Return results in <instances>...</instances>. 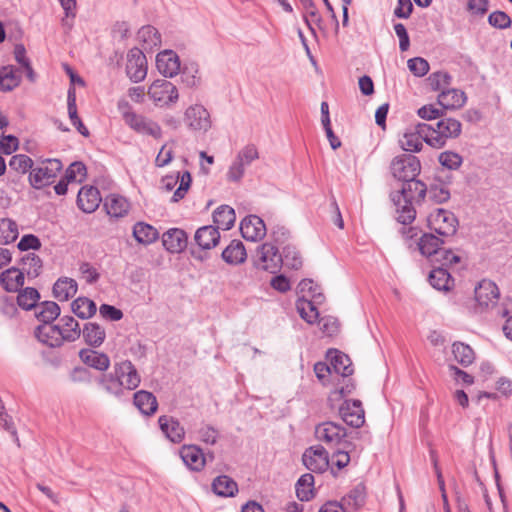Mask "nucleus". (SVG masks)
<instances>
[{"instance_id":"nucleus-1","label":"nucleus","mask_w":512,"mask_h":512,"mask_svg":"<svg viewBox=\"0 0 512 512\" xmlns=\"http://www.w3.org/2000/svg\"><path fill=\"white\" fill-rule=\"evenodd\" d=\"M140 376L129 360H124L114 365L113 373L105 375L101 382L105 389L113 394H119L122 389L133 390L140 384Z\"/></svg>"},{"instance_id":"nucleus-2","label":"nucleus","mask_w":512,"mask_h":512,"mask_svg":"<svg viewBox=\"0 0 512 512\" xmlns=\"http://www.w3.org/2000/svg\"><path fill=\"white\" fill-rule=\"evenodd\" d=\"M426 143L435 149L443 148L448 141L456 139L462 132V124L454 118H442L435 125L428 124Z\"/></svg>"},{"instance_id":"nucleus-3","label":"nucleus","mask_w":512,"mask_h":512,"mask_svg":"<svg viewBox=\"0 0 512 512\" xmlns=\"http://www.w3.org/2000/svg\"><path fill=\"white\" fill-rule=\"evenodd\" d=\"M427 227L442 237L456 233L458 220L455 215L443 208H434L426 217Z\"/></svg>"},{"instance_id":"nucleus-4","label":"nucleus","mask_w":512,"mask_h":512,"mask_svg":"<svg viewBox=\"0 0 512 512\" xmlns=\"http://www.w3.org/2000/svg\"><path fill=\"white\" fill-rule=\"evenodd\" d=\"M147 96L158 107L170 106L178 101L179 93L177 87L166 79L153 81L148 89Z\"/></svg>"},{"instance_id":"nucleus-5","label":"nucleus","mask_w":512,"mask_h":512,"mask_svg":"<svg viewBox=\"0 0 512 512\" xmlns=\"http://www.w3.org/2000/svg\"><path fill=\"white\" fill-rule=\"evenodd\" d=\"M62 169L58 159H47L30 172V182L35 188H42L54 181Z\"/></svg>"},{"instance_id":"nucleus-6","label":"nucleus","mask_w":512,"mask_h":512,"mask_svg":"<svg viewBox=\"0 0 512 512\" xmlns=\"http://www.w3.org/2000/svg\"><path fill=\"white\" fill-rule=\"evenodd\" d=\"M259 158V152L254 144L244 146L235 157L227 172L230 181H239L245 172V167Z\"/></svg>"},{"instance_id":"nucleus-7","label":"nucleus","mask_w":512,"mask_h":512,"mask_svg":"<svg viewBox=\"0 0 512 512\" xmlns=\"http://www.w3.org/2000/svg\"><path fill=\"white\" fill-rule=\"evenodd\" d=\"M390 169L394 178L400 181H411L418 175L420 163L415 156L401 155L392 160Z\"/></svg>"},{"instance_id":"nucleus-8","label":"nucleus","mask_w":512,"mask_h":512,"mask_svg":"<svg viewBox=\"0 0 512 512\" xmlns=\"http://www.w3.org/2000/svg\"><path fill=\"white\" fill-rule=\"evenodd\" d=\"M282 262L278 249L271 243L262 244L256 251L255 264L262 270L274 273L280 269Z\"/></svg>"},{"instance_id":"nucleus-9","label":"nucleus","mask_w":512,"mask_h":512,"mask_svg":"<svg viewBox=\"0 0 512 512\" xmlns=\"http://www.w3.org/2000/svg\"><path fill=\"white\" fill-rule=\"evenodd\" d=\"M427 131L429 126L426 123H418L408 128L399 139L401 148L409 152H419L423 147V141L426 142Z\"/></svg>"},{"instance_id":"nucleus-10","label":"nucleus","mask_w":512,"mask_h":512,"mask_svg":"<svg viewBox=\"0 0 512 512\" xmlns=\"http://www.w3.org/2000/svg\"><path fill=\"white\" fill-rule=\"evenodd\" d=\"M474 293L477 306L482 310L494 307L500 297L497 285L493 281L486 279L478 283Z\"/></svg>"},{"instance_id":"nucleus-11","label":"nucleus","mask_w":512,"mask_h":512,"mask_svg":"<svg viewBox=\"0 0 512 512\" xmlns=\"http://www.w3.org/2000/svg\"><path fill=\"white\" fill-rule=\"evenodd\" d=\"M315 436L320 442L336 446L346 437V429L338 423L326 421L316 426Z\"/></svg>"},{"instance_id":"nucleus-12","label":"nucleus","mask_w":512,"mask_h":512,"mask_svg":"<svg viewBox=\"0 0 512 512\" xmlns=\"http://www.w3.org/2000/svg\"><path fill=\"white\" fill-rule=\"evenodd\" d=\"M126 72L130 80L141 82L147 75V60L144 53L137 49H131L128 53Z\"/></svg>"},{"instance_id":"nucleus-13","label":"nucleus","mask_w":512,"mask_h":512,"mask_svg":"<svg viewBox=\"0 0 512 512\" xmlns=\"http://www.w3.org/2000/svg\"><path fill=\"white\" fill-rule=\"evenodd\" d=\"M187 126L194 131H207L211 127L210 114L202 105H192L184 115Z\"/></svg>"},{"instance_id":"nucleus-14","label":"nucleus","mask_w":512,"mask_h":512,"mask_svg":"<svg viewBox=\"0 0 512 512\" xmlns=\"http://www.w3.org/2000/svg\"><path fill=\"white\" fill-rule=\"evenodd\" d=\"M303 464L307 469L322 473L329 467L327 451L322 446H313L307 449L302 456Z\"/></svg>"},{"instance_id":"nucleus-15","label":"nucleus","mask_w":512,"mask_h":512,"mask_svg":"<svg viewBox=\"0 0 512 512\" xmlns=\"http://www.w3.org/2000/svg\"><path fill=\"white\" fill-rule=\"evenodd\" d=\"M339 413L343 421L352 426L359 428L365 422V413L359 400L345 401L339 408Z\"/></svg>"},{"instance_id":"nucleus-16","label":"nucleus","mask_w":512,"mask_h":512,"mask_svg":"<svg viewBox=\"0 0 512 512\" xmlns=\"http://www.w3.org/2000/svg\"><path fill=\"white\" fill-rule=\"evenodd\" d=\"M243 238L248 241L261 240L266 235V227L263 220L256 216L250 215L245 217L240 225Z\"/></svg>"},{"instance_id":"nucleus-17","label":"nucleus","mask_w":512,"mask_h":512,"mask_svg":"<svg viewBox=\"0 0 512 512\" xmlns=\"http://www.w3.org/2000/svg\"><path fill=\"white\" fill-rule=\"evenodd\" d=\"M126 124L135 132L149 135L156 139L162 135L161 127L156 122L137 113L130 115V119Z\"/></svg>"},{"instance_id":"nucleus-18","label":"nucleus","mask_w":512,"mask_h":512,"mask_svg":"<svg viewBox=\"0 0 512 512\" xmlns=\"http://www.w3.org/2000/svg\"><path fill=\"white\" fill-rule=\"evenodd\" d=\"M102 201L99 190L93 186L82 187L77 195L78 207L85 213L94 212Z\"/></svg>"},{"instance_id":"nucleus-19","label":"nucleus","mask_w":512,"mask_h":512,"mask_svg":"<svg viewBox=\"0 0 512 512\" xmlns=\"http://www.w3.org/2000/svg\"><path fill=\"white\" fill-rule=\"evenodd\" d=\"M327 359L329 360L335 375H340L343 378H347L352 375L354 371L352 362L343 352L336 349H330L327 352Z\"/></svg>"},{"instance_id":"nucleus-20","label":"nucleus","mask_w":512,"mask_h":512,"mask_svg":"<svg viewBox=\"0 0 512 512\" xmlns=\"http://www.w3.org/2000/svg\"><path fill=\"white\" fill-rule=\"evenodd\" d=\"M156 67L165 77H173L180 70V61L176 53L171 50H165L157 55Z\"/></svg>"},{"instance_id":"nucleus-21","label":"nucleus","mask_w":512,"mask_h":512,"mask_svg":"<svg viewBox=\"0 0 512 512\" xmlns=\"http://www.w3.org/2000/svg\"><path fill=\"white\" fill-rule=\"evenodd\" d=\"M466 94L458 89H445L437 97L438 104L443 110H455L464 106Z\"/></svg>"},{"instance_id":"nucleus-22","label":"nucleus","mask_w":512,"mask_h":512,"mask_svg":"<svg viewBox=\"0 0 512 512\" xmlns=\"http://www.w3.org/2000/svg\"><path fill=\"white\" fill-rule=\"evenodd\" d=\"M178 181H180V183L172 196L173 202H178L184 198L191 185V175L186 171L181 175L177 174V176H167L163 179V184L167 190L173 189Z\"/></svg>"},{"instance_id":"nucleus-23","label":"nucleus","mask_w":512,"mask_h":512,"mask_svg":"<svg viewBox=\"0 0 512 512\" xmlns=\"http://www.w3.org/2000/svg\"><path fill=\"white\" fill-rule=\"evenodd\" d=\"M163 246L171 253H180L187 245V235L179 228H171L162 236Z\"/></svg>"},{"instance_id":"nucleus-24","label":"nucleus","mask_w":512,"mask_h":512,"mask_svg":"<svg viewBox=\"0 0 512 512\" xmlns=\"http://www.w3.org/2000/svg\"><path fill=\"white\" fill-rule=\"evenodd\" d=\"M162 432L174 443H180L185 436V430L180 422L167 415L160 416L158 419Z\"/></svg>"},{"instance_id":"nucleus-25","label":"nucleus","mask_w":512,"mask_h":512,"mask_svg":"<svg viewBox=\"0 0 512 512\" xmlns=\"http://www.w3.org/2000/svg\"><path fill=\"white\" fill-rule=\"evenodd\" d=\"M180 456L191 470L200 471L205 465V456L196 445H184L180 449Z\"/></svg>"},{"instance_id":"nucleus-26","label":"nucleus","mask_w":512,"mask_h":512,"mask_svg":"<svg viewBox=\"0 0 512 512\" xmlns=\"http://www.w3.org/2000/svg\"><path fill=\"white\" fill-rule=\"evenodd\" d=\"M56 326L61 344L64 341H75L80 337L81 330L79 323L72 316H64Z\"/></svg>"},{"instance_id":"nucleus-27","label":"nucleus","mask_w":512,"mask_h":512,"mask_svg":"<svg viewBox=\"0 0 512 512\" xmlns=\"http://www.w3.org/2000/svg\"><path fill=\"white\" fill-rule=\"evenodd\" d=\"M79 356L83 363L99 371H106L110 366L109 357L95 350L83 349Z\"/></svg>"},{"instance_id":"nucleus-28","label":"nucleus","mask_w":512,"mask_h":512,"mask_svg":"<svg viewBox=\"0 0 512 512\" xmlns=\"http://www.w3.org/2000/svg\"><path fill=\"white\" fill-rule=\"evenodd\" d=\"M104 207L111 217H124L129 209L130 204L126 198L117 194H111L106 197Z\"/></svg>"},{"instance_id":"nucleus-29","label":"nucleus","mask_w":512,"mask_h":512,"mask_svg":"<svg viewBox=\"0 0 512 512\" xmlns=\"http://www.w3.org/2000/svg\"><path fill=\"white\" fill-rule=\"evenodd\" d=\"M133 401L134 405L144 415L150 416L157 411L158 402L151 392L139 390L134 394Z\"/></svg>"},{"instance_id":"nucleus-30","label":"nucleus","mask_w":512,"mask_h":512,"mask_svg":"<svg viewBox=\"0 0 512 512\" xmlns=\"http://www.w3.org/2000/svg\"><path fill=\"white\" fill-rule=\"evenodd\" d=\"M77 282L69 277L59 278L53 286V295L59 301H68L77 293Z\"/></svg>"},{"instance_id":"nucleus-31","label":"nucleus","mask_w":512,"mask_h":512,"mask_svg":"<svg viewBox=\"0 0 512 512\" xmlns=\"http://www.w3.org/2000/svg\"><path fill=\"white\" fill-rule=\"evenodd\" d=\"M443 244V240L440 238L434 236L431 233H425L423 234L419 241H418V249L420 253L427 257L435 259V257L438 255V252L442 250L440 247Z\"/></svg>"},{"instance_id":"nucleus-32","label":"nucleus","mask_w":512,"mask_h":512,"mask_svg":"<svg viewBox=\"0 0 512 512\" xmlns=\"http://www.w3.org/2000/svg\"><path fill=\"white\" fill-rule=\"evenodd\" d=\"M196 243L203 249L214 248L220 239L218 228L214 226H203L195 233Z\"/></svg>"},{"instance_id":"nucleus-33","label":"nucleus","mask_w":512,"mask_h":512,"mask_svg":"<svg viewBox=\"0 0 512 512\" xmlns=\"http://www.w3.org/2000/svg\"><path fill=\"white\" fill-rule=\"evenodd\" d=\"M133 237L139 244L149 245L159 238L158 230L145 222H137L133 227Z\"/></svg>"},{"instance_id":"nucleus-34","label":"nucleus","mask_w":512,"mask_h":512,"mask_svg":"<svg viewBox=\"0 0 512 512\" xmlns=\"http://www.w3.org/2000/svg\"><path fill=\"white\" fill-rule=\"evenodd\" d=\"M223 260L228 264H241L247 258L246 249L240 240H232L222 252Z\"/></svg>"},{"instance_id":"nucleus-35","label":"nucleus","mask_w":512,"mask_h":512,"mask_svg":"<svg viewBox=\"0 0 512 512\" xmlns=\"http://www.w3.org/2000/svg\"><path fill=\"white\" fill-rule=\"evenodd\" d=\"M24 274L17 268H9L1 273L0 283L7 292H16L24 285Z\"/></svg>"},{"instance_id":"nucleus-36","label":"nucleus","mask_w":512,"mask_h":512,"mask_svg":"<svg viewBox=\"0 0 512 512\" xmlns=\"http://www.w3.org/2000/svg\"><path fill=\"white\" fill-rule=\"evenodd\" d=\"M21 81V74L13 66L0 68V91L8 92L16 88Z\"/></svg>"},{"instance_id":"nucleus-37","label":"nucleus","mask_w":512,"mask_h":512,"mask_svg":"<svg viewBox=\"0 0 512 512\" xmlns=\"http://www.w3.org/2000/svg\"><path fill=\"white\" fill-rule=\"evenodd\" d=\"M213 220L218 229L229 230L236 220L234 209L228 205L218 207L213 214Z\"/></svg>"},{"instance_id":"nucleus-38","label":"nucleus","mask_w":512,"mask_h":512,"mask_svg":"<svg viewBox=\"0 0 512 512\" xmlns=\"http://www.w3.org/2000/svg\"><path fill=\"white\" fill-rule=\"evenodd\" d=\"M35 334L39 341L50 347H58L61 345V337H59L55 325H39L35 331Z\"/></svg>"},{"instance_id":"nucleus-39","label":"nucleus","mask_w":512,"mask_h":512,"mask_svg":"<svg viewBox=\"0 0 512 512\" xmlns=\"http://www.w3.org/2000/svg\"><path fill=\"white\" fill-rule=\"evenodd\" d=\"M68 114H69V118H70L72 124L75 126L77 131L84 137H88L89 130L82 123V121L79 118L78 113H77L76 93H75V89L73 87H71L68 90Z\"/></svg>"},{"instance_id":"nucleus-40","label":"nucleus","mask_w":512,"mask_h":512,"mask_svg":"<svg viewBox=\"0 0 512 512\" xmlns=\"http://www.w3.org/2000/svg\"><path fill=\"white\" fill-rule=\"evenodd\" d=\"M35 315L43 324H51L60 315V307L55 302L46 301L36 307Z\"/></svg>"},{"instance_id":"nucleus-41","label":"nucleus","mask_w":512,"mask_h":512,"mask_svg":"<svg viewBox=\"0 0 512 512\" xmlns=\"http://www.w3.org/2000/svg\"><path fill=\"white\" fill-rule=\"evenodd\" d=\"M429 281L431 285L438 289L448 291L453 287V279L443 267L435 268L430 272Z\"/></svg>"},{"instance_id":"nucleus-42","label":"nucleus","mask_w":512,"mask_h":512,"mask_svg":"<svg viewBox=\"0 0 512 512\" xmlns=\"http://www.w3.org/2000/svg\"><path fill=\"white\" fill-rule=\"evenodd\" d=\"M212 488L217 495L223 497H232L238 491L237 483L228 476L217 477L213 481Z\"/></svg>"},{"instance_id":"nucleus-43","label":"nucleus","mask_w":512,"mask_h":512,"mask_svg":"<svg viewBox=\"0 0 512 512\" xmlns=\"http://www.w3.org/2000/svg\"><path fill=\"white\" fill-rule=\"evenodd\" d=\"M72 311L82 319H88L96 313V304L86 297H79L72 302Z\"/></svg>"},{"instance_id":"nucleus-44","label":"nucleus","mask_w":512,"mask_h":512,"mask_svg":"<svg viewBox=\"0 0 512 512\" xmlns=\"http://www.w3.org/2000/svg\"><path fill=\"white\" fill-rule=\"evenodd\" d=\"M83 336L90 346L99 347L105 340V331L96 323H87L83 329Z\"/></svg>"},{"instance_id":"nucleus-45","label":"nucleus","mask_w":512,"mask_h":512,"mask_svg":"<svg viewBox=\"0 0 512 512\" xmlns=\"http://www.w3.org/2000/svg\"><path fill=\"white\" fill-rule=\"evenodd\" d=\"M314 303H316L314 300L305 298H299L296 303L299 315L309 324L314 323L319 317V312Z\"/></svg>"},{"instance_id":"nucleus-46","label":"nucleus","mask_w":512,"mask_h":512,"mask_svg":"<svg viewBox=\"0 0 512 512\" xmlns=\"http://www.w3.org/2000/svg\"><path fill=\"white\" fill-rule=\"evenodd\" d=\"M397 220L402 224H410L416 216V211L412 203L405 199L403 195H398L396 204Z\"/></svg>"},{"instance_id":"nucleus-47","label":"nucleus","mask_w":512,"mask_h":512,"mask_svg":"<svg viewBox=\"0 0 512 512\" xmlns=\"http://www.w3.org/2000/svg\"><path fill=\"white\" fill-rule=\"evenodd\" d=\"M314 476L312 474L302 475L296 483V494L299 500L309 501L313 497Z\"/></svg>"},{"instance_id":"nucleus-48","label":"nucleus","mask_w":512,"mask_h":512,"mask_svg":"<svg viewBox=\"0 0 512 512\" xmlns=\"http://www.w3.org/2000/svg\"><path fill=\"white\" fill-rule=\"evenodd\" d=\"M19 231L17 224L8 218L0 219V243L8 244L15 241Z\"/></svg>"},{"instance_id":"nucleus-49","label":"nucleus","mask_w":512,"mask_h":512,"mask_svg":"<svg viewBox=\"0 0 512 512\" xmlns=\"http://www.w3.org/2000/svg\"><path fill=\"white\" fill-rule=\"evenodd\" d=\"M138 38L143 43L144 49H152L160 45V35L156 28L152 26H143L138 31Z\"/></svg>"},{"instance_id":"nucleus-50","label":"nucleus","mask_w":512,"mask_h":512,"mask_svg":"<svg viewBox=\"0 0 512 512\" xmlns=\"http://www.w3.org/2000/svg\"><path fill=\"white\" fill-rule=\"evenodd\" d=\"M298 289L301 294L300 298L314 300L317 304L321 303L324 299L322 293L317 291L318 286L310 279L300 281Z\"/></svg>"},{"instance_id":"nucleus-51","label":"nucleus","mask_w":512,"mask_h":512,"mask_svg":"<svg viewBox=\"0 0 512 512\" xmlns=\"http://www.w3.org/2000/svg\"><path fill=\"white\" fill-rule=\"evenodd\" d=\"M452 352L455 360L464 366H467L474 361L475 357L473 350L470 346L464 343H454Z\"/></svg>"},{"instance_id":"nucleus-52","label":"nucleus","mask_w":512,"mask_h":512,"mask_svg":"<svg viewBox=\"0 0 512 512\" xmlns=\"http://www.w3.org/2000/svg\"><path fill=\"white\" fill-rule=\"evenodd\" d=\"M39 300V293L34 288H25L17 296V303L25 310H30L35 307Z\"/></svg>"},{"instance_id":"nucleus-53","label":"nucleus","mask_w":512,"mask_h":512,"mask_svg":"<svg viewBox=\"0 0 512 512\" xmlns=\"http://www.w3.org/2000/svg\"><path fill=\"white\" fill-rule=\"evenodd\" d=\"M430 88L434 91L445 90L451 82V76L447 72H434L427 79Z\"/></svg>"},{"instance_id":"nucleus-54","label":"nucleus","mask_w":512,"mask_h":512,"mask_svg":"<svg viewBox=\"0 0 512 512\" xmlns=\"http://www.w3.org/2000/svg\"><path fill=\"white\" fill-rule=\"evenodd\" d=\"M86 167L81 162L72 163L65 173V179L70 183H81L86 178Z\"/></svg>"},{"instance_id":"nucleus-55","label":"nucleus","mask_w":512,"mask_h":512,"mask_svg":"<svg viewBox=\"0 0 512 512\" xmlns=\"http://www.w3.org/2000/svg\"><path fill=\"white\" fill-rule=\"evenodd\" d=\"M449 198V191L446 188L438 185L431 186L424 194L425 202L430 201L437 204L446 202Z\"/></svg>"},{"instance_id":"nucleus-56","label":"nucleus","mask_w":512,"mask_h":512,"mask_svg":"<svg viewBox=\"0 0 512 512\" xmlns=\"http://www.w3.org/2000/svg\"><path fill=\"white\" fill-rule=\"evenodd\" d=\"M461 261V258L458 254H456L452 250L442 249L440 252H438V255L435 257V259H432L433 263H438L439 265L443 267H449L452 268L456 265H458Z\"/></svg>"},{"instance_id":"nucleus-57","label":"nucleus","mask_w":512,"mask_h":512,"mask_svg":"<svg viewBox=\"0 0 512 512\" xmlns=\"http://www.w3.org/2000/svg\"><path fill=\"white\" fill-rule=\"evenodd\" d=\"M439 163L450 170L458 169L462 164V157L455 152L452 151H444L440 153L438 157Z\"/></svg>"},{"instance_id":"nucleus-58","label":"nucleus","mask_w":512,"mask_h":512,"mask_svg":"<svg viewBox=\"0 0 512 512\" xmlns=\"http://www.w3.org/2000/svg\"><path fill=\"white\" fill-rule=\"evenodd\" d=\"M366 493L364 486H357L345 498L347 505L353 509H359L365 503Z\"/></svg>"},{"instance_id":"nucleus-59","label":"nucleus","mask_w":512,"mask_h":512,"mask_svg":"<svg viewBox=\"0 0 512 512\" xmlns=\"http://www.w3.org/2000/svg\"><path fill=\"white\" fill-rule=\"evenodd\" d=\"M9 166L16 172L25 173L32 167V160L27 155H14L9 161Z\"/></svg>"},{"instance_id":"nucleus-60","label":"nucleus","mask_w":512,"mask_h":512,"mask_svg":"<svg viewBox=\"0 0 512 512\" xmlns=\"http://www.w3.org/2000/svg\"><path fill=\"white\" fill-rule=\"evenodd\" d=\"M353 389L354 385L351 383V380L343 378V383L339 387L331 391L328 400L331 403V405H333V403L338 402L345 395L350 394L353 391Z\"/></svg>"},{"instance_id":"nucleus-61","label":"nucleus","mask_w":512,"mask_h":512,"mask_svg":"<svg viewBox=\"0 0 512 512\" xmlns=\"http://www.w3.org/2000/svg\"><path fill=\"white\" fill-rule=\"evenodd\" d=\"M407 66L411 73L417 77L426 75L429 71V63L421 57H416L408 60Z\"/></svg>"},{"instance_id":"nucleus-62","label":"nucleus","mask_w":512,"mask_h":512,"mask_svg":"<svg viewBox=\"0 0 512 512\" xmlns=\"http://www.w3.org/2000/svg\"><path fill=\"white\" fill-rule=\"evenodd\" d=\"M489 24L499 29L511 26L510 17L503 11H494L488 17Z\"/></svg>"},{"instance_id":"nucleus-63","label":"nucleus","mask_w":512,"mask_h":512,"mask_svg":"<svg viewBox=\"0 0 512 512\" xmlns=\"http://www.w3.org/2000/svg\"><path fill=\"white\" fill-rule=\"evenodd\" d=\"M443 113V109L437 108L434 104H426L417 110V115L427 121L438 119Z\"/></svg>"},{"instance_id":"nucleus-64","label":"nucleus","mask_w":512,"mask_h":512,"mask_svg":"<svg viewBox=\"0 0 512 512\" xmlns=\"http://www.w3.org/2000/svg\"><path fill=\"white\" fill-rule=\"evenodd\" d=\"M320 330L325 336L331 337L338 333L339 325L336 319L331 317L321 318L319 321Z\"/></svg>"}]
</instances>
